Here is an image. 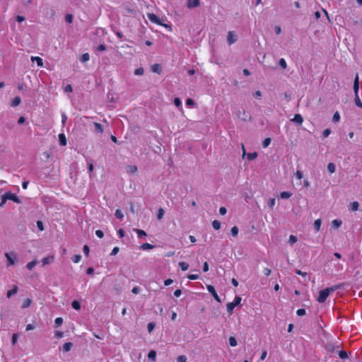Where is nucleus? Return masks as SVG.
<instances>
[{
	"instance_id": "nucleus-1",
	"label": "nucleus",
	"mask_w": 362,
	"mask_h": 362,
	"mask_svg": "<svg viewBox=\"0 0 362 362\" xmlns=\"http://www.w3.org/2000/svg\"><path fill=\"white\" fill-rule=\"evenodd\" d=\"M339 288H340V286L337 285V286H334L332 287H329V288H326L325 289L321 290L319 292V295L317 297V301L320 303H325L326 301L327 297L330 294V293L334 292V291H336L337 289H338Z\"/></svg>"
},
{
	"instance_id": "nucleus-2",
	"label": "nucleus",
	"mask_w": 362,
	"mask_h": 362,
	"mask_svg": "<svg viewBox=\"0 0 362 362\" xmlns=\"http://www.w3.org/2000/svg\"><path fill=\"white\" fill-rule=\"evenodd\" d=\"M358 90H359V80L358 76L356 74L354 81V91L355 94V103L356 105L360 108H362V102L361 101L358 97Z\"/></svg>"
},
{
	"instance_id": "nucleus-3",
	"label": "nucleus",
	"mask_w": 362,
	"mask_h": 362,
	"mask_svg": "<svg viewBox=\"0 0 362 362\" xmlns=\"http://www.w3.org/2000/svg\"><path fill=\"white\" fill-rule=\"evenodd\" d=\"M12 200L16 203H20V200L18 197L11 192H6L4 195H2V200L0 204V206H2L6 202V200Z\"/></svg>"
},
{
	"instance_id": "nucleus-4",
	"label": "nucleus",
	"mask_w": 362,
	"mask_h": 362,
	"mask_svg": "<svg viewBox=\"0 0 362 362\" xmlns=\"http://www.w3.org/2000/svg\"><path fill=\"white\" fill-rule=\"evenodd\" d=\"M241 300H242L241 297L237 296L235 297L233 302L228 303L226 304L227 312L229 314H232L233 309L235 308V307L238 306L240 303Z\"/></svg>"
},
{
	"instance_id": "nucleus-5",
	"label": "nucleus",
	"mask_w": 362,
	"mask_h": 362,
	"mask_svg": "<svg viewBox=\"0 0 362 362\" xmlns=\"http://www.w3.org/2000/svg\"><path fill=\"white\" fill-rule=\"evenodd\" d=\"M5 256L6 257V259H7V265L8 266H11V265H13L15 264L16 262V260L17 259V254L16 252H11L10 253L8 252H6L5 254Z\"/></svg>"
},
{
	"instance_id": "nucleus-6",
	"label": "nucleus",
	"mask_w": 362,
	"mask_h": 362,
	"mask_svg": "<svg viewBox=\"0 0 362 362\" xmlns=\"http://www.w3.org/2000/svg\"><path fill=\"white\" fill-rule=\"evenodd\" d=\"M147 16L149 21L155 24L163 25L165 28H170V26L167 24H162L159 18L154 13H148Z\"/></svg>"
},
{
	"instance_id": "nucleus-7",
	"label": "nucleus",
	"mask_w": 362,
	"mask_h": 362,
	"mask_svg": "<svg viewBox=\"0 0 362 362\" xmlns=\"http://www.w3.org/2000/svg\"><path fill=\"white\" fill-rule=\"evenodd\" d=\"M206 288H207L208 291L212 295V296L214 298V299L217 302L221 303V298L218 296L214 286L212 285H208Z\"/></svg>"
},
{
	"instance_id": "nucleus-8",
	"label": "nucleus",
	"mask_w": 362,
	"mask_h": 362,
	"mask_svg": "<svg viewBox=\"0 0 362 362\" xmlns=\"http://www.w3.org/2000/svg\"><path fill=\"white\" fill-rule=\"evenodd\" d=\"M227 40L229 45H232L236 42L237 37L233 31L228 32L227 35Z\"/></svg>"
},
{
	"instance_id": "nucleus-9",
	"label": "nucleus",
	"mask_w": 362,
	"mask_h": 362,
	"mask_svg": "<svg viewBox=\"0 0 362 362\" xmlns=\"http://www.w3.org/2000/svg\"><path fill=\"white\" fill-rule=\"evenodd\" d=\"M199 5V0H188L187 7L189 8H195Z\"/></svg>"
},
{
	"instance_id": "nucleus-10",
	"label": "nucleus",
	"mask_w": 362,
	"mask_h": 362,
	"mask_svg": "<svg viewBox=\"0 0 362 362\" xmlns=\"http://www.w3.org/2000/svg\"><path fill=\"white\" fill-rule=\"evenodd\" d=\"M54 257L53 255L43 257L42 259V262L43 265L48 264L54 261Z\"/></svg>"
},
{
	"instance_id": "nucleus-11",
	"label": "nucleus",
	"mask_w": 362,
	"mask_h": 362,
	"mask_svg": "<svg viewBox=\"0 0 362 362\" xmlns=\"http://www.w3.org/2000/svg\"><path fill=\"white\" fill-rule=\"evenodd\" d=\"M31 61L33 62H35L38 66H43V61L42 59L40 57H31Z\"/></svg>"
},
{
	"instance_id": "nucleus-12",
	"label": "nucleus",
	"mask_w": 362,
	"mask_h": 362,
	"mask_svg": "<svg viewBox=\"0 0 362 362\" xmlns=\"http://www.w3.org/2000/svg\"><path fill=\"white\" fill-rule=\"evenodd\" d=\"M59 142L61 146H65L67 144L66 136L64 134H59Z\"/></svg>"
},
{
	"instance_id": "nucleus-13",
	"label": "nucleus",
	"mask_w": 362,
	"mask_h": 362,
	"mask_svg": "<svg viewBox=\"0 0 362 362\" xmlns=\"http://www.w3.org/2000/svg\"><path fill=\"white\" fill-rule=\"evenodd\" d=\"M21 102V98L19 96H16L12 100V101L11 103V106L13 107H17V106H18L20 105Z\"/></svg>"
},
{
	"instance_id": "nucleus-14",
	"label": "nucleus",
	"mask_w": 362,
	"mask_h": 362,
	"mask_svg": "<svg viewBox=\"0 0 362 362\" xmlns=\"http://www.w3.org/2000/svg\"><path fill=\"white\" fill-rule=\"evenodd\" d=\"M292 121H293L296 124H302V123L303 122V117L300 114H296V115H295L294 117L292 119Z\"/></svg>"
},
{
	"instance_id": "nucleus-15",
	"label": "nucleus",
	"mask_w": 362,
	"mask_h": 362,
	"mask_svg": "<svg viewBox=\"0 0 362 362\" xmlns=\"http://www.w3.org/2000/svg\"><path fill=\"white\" fill-rule=\"evenodd\" d=\"M18 291V288L17 286H13V288L11 289V290H9L7 291V293H6V296L7 298H11L12 296L15 295L16 293H17Z\"/></svg>"
},
{
	"instance_id": "nucleus-16",
	"label": "nucleus",
	"mask_w": 362,
	"mask_h": 362,
	"mask_svg": "<svg viewBox=\"0 0 362 362\" xmlns=\"http://www.w3.org/2000/svg\"><path fill=\"white\" fill-rule=\"evenodd\" d=\"M127 172L129 174H134L137 172V167L134 165H130L127 167Z\"/></svg>"
},
{
	"instance_id": "nucleus-17",
	"label": "nucleus",
	"mask_w": 362,
	"mask_h": 362,
	"mask_svg": "<svg viewBox=\"0 0 362 362\" xmlns=\"http://www.w3.org/2000/svg\"><path fill=\"white\" fill-rule=\"evenodd\" d=\"M93 125L96 132L102 134L104 132L103 127L100 123L94 122Z\"/></svg>"
},
{
	"instance_id": "nucleus-18",
	"label": "nucleus",
	"mask_w": 362,
	"mask_h": 362,
	"mask_svg": "<svg viewBox=\"0 0 362 362\" xmlns=\"http://www.w3.org/2000/svg\"><path fill=\"white\" fill-rule=\"evenodd\" d=\"M292 196V193L289 192H282L279 194V197L281 199H287Z\"/></svg>"
},
{
	"instance_id": "nucleus-19",
	"label": "nucleus",
	"mask_w": 362,
	"mask_h": 362,
	"mask_svg": "<svg viewBox=\"0 0 362 362\" xmlns=\"http://www.w3.org/2000/svg\"><path fill=\"white\" fill-rule=\"evenodd\" d=\"M155 246L153 245H151L150 243H143L141 246H140V248L143 250H151Z\"/></svg>"
},
{
	"instance_id": "nucleus-20",
	"label": "nucleus",
	"mask_w": 362,
	"mask_h": 362,
	"mask_svg": "<svg viewBox=\"0 0 362 362\" xmlns=\"http://www.w3.org/2000/svg\"><path fill=\"white\" fill-rule=\"evenodd\" d=\"M32 303V300L30 298H25L24 299L21 308H28Z\"/></svg>"
},
{
	"instance_id": "nucleus-21",
	"label": "nucleus",
	"mask_w": 362,
	"mask_h": 362,
	"mask_svg": "<svg viewBox=\"0 0 362 362\" xmlns=\"http://www.w3.org/2000/svg\"><path fill=\"white\" fill-rule=\"evenodd\" d=\"M148 358L153 361H155L156 359V351L154 350H151L148 354Z\"/></svg>"
},
{
	"instance_id": "nucleus-22",
	"label": "nucleus",
	"mask_w": 362,
	"mask_h": 362,
	"mask_svg": "<svg viewBox=\"0 0 362 362\" xmlns=\"http://www.w3.org/2000/svg\"><path fill=\"white\" fill-rule=\"evenodd\" d=\"M72 346H73V344L71 342H66L63 345V351L65 352H68L71 350Z\"/></svg>"
},
{
	"instance_id": "nucleus-23",
	"label": "nucleus",
	"mask_w": 362,
	"mask_h": 362,
	"mask_svg": "<svg viewBox=\"0 0 362 362\" xmlns=\"http://www.w3.org/2000/svg\"><path fill=\"white\" fill-rule=\"evenodd\" d=\"M342 223V221L339 219H334L332 222V227L334 228H338L339 226H341Z\"/></svg>"
},
{
	"instance_id": "nucleus-24",
	"label": "nucleus",
	"mask_w": 362,
	"mask_h": 362,
	"mask_svg": "<svg viewBox=\"0 0 362 362\" xmlns=\"http://www.w3.org/2000/svg\"><path fill=\"white\" fill-rule=\"evenodd\" d=\"M37 262L36 260L31 261L28 262L26 265V267L29 270H32L37 264Z\"/></svg>"
},
{
	"instance_id": "nucleus-25",
	"label": "nucleus",
	"mask_w": 362,
	"mask_h": 362,
	"mask_svg": "<svg viewBox=\"0 0 362 362\" xmlns=\"http://www.w3.org/2000/svg\"><path fill=\"white\" fill-rule=\"evenodd\" d=\"M151 70L154 73H158V74H160V65L158 64H153L152 66H151Z\"/></svg>"
},
{
	"instance_id": "nucleus-26",
	"label": "nucleus",
	"mask_w": 362,
	"mask_h": 362,
	"mask_svg": "<svg viewBox=\"0 0 362 362\" xmlns=\"http://www.w3.org/2000/svg\"><path fill=\"white\" fill-rule=\"evenodd\" d=\"M257 157V152L249 153H247V158L249 160H255Z\"/></svg>"
},
{
	"instance_id": "nucleus-27",
	"label": "nucleus",
	"mask_w": 362,
	"mask_h": 362,
	"mask_svg": "<svg viewBox=\"0 0 362 362\" xmlns=\"http://www.w3.org/2000/svg\"><path fill=\"white\" fill-rule=\"evenodd\" d=\"M90 59V55L88 53H84L81 57V62H86Z\"/></svg>"
},
{
	"instance_id": "nucleus-28",
	"label": "nucleus",
	"mask_w": 362,
	"mask_h": 362,
	"mask_svg": "<svg viewBox=\"0 0 362 362\" xmlns=\"http://www.w3.org/2000/svg\"><path fill=\"white\" fill-rule=\"evenodd\" d=\"M327 169L330 173H334L336 170L335 165L333 163H329L327 165Z\"/></svg>"
},
{
	"instance_id": "nucleus-29",
	"label": "nucleus",
	"mask_w": 362,
	"mask_h": 362,
	"mask_svg": "<svg viewBox=\"0 0 362 362\" xmlns=\"http://www.w3.org/2000/svg\"><path fill=\"white\" fill-rule=\"evenodd\" d=\"M179 266L182 271H187L189 268V264L185 262H180Z\"/></svg>"
},
{
	"instance_id": "nucleus-30",
	"label": "nucleus",
	"mask_w": 362,
	"mask_h": 362,
	"mask_svg": "<svg viewBox=\"0 0 362 362\" xmlns=\"http://www.w3.org/2000/svg\"><path fill=\"white\" fill-rule=\"evenodd\" d=\"M212 226L215 230H219L221 228V223L218 220H214L212 222Z\"/></svg>"
},
{
	"instance_id": "nucleus-31",
	"label": "nucleus",
	"mask_w": 362,
	"mask_h": 362,
	"mask_svg": "<svg viewBox=\"0 0 362 362\" xmlns=\"http://www.w3.org/2000/svg\"><path fill=\"white\" fill-rule=\"evenodd\" d=\"M63 323V319L62 317H57L54 320V325L56 327H58L59 326H61Z\"/></svg>"
},
{
	"instance_id": "nucleus-32",
	"label": "nucleus",
	"mask_w": 362,
	"mask_h": 362,
	"mask_svg": "<svg viewBox=\"0 0 362 362\" xmlns=\"http://www.w3.org/2000/svg\"><path fill=\"white\" fill-rule=\"evenodd\" d=\"M134 230L136 233L139 237L146 236V233L141 229L136 228L134 229Z\"/></svg>"
},
{
	"instance_id": "nucleus-33",
	"label": "nucleus",
	"mask_w": 362,
	"mask_h": 362,
	"mask_svg": "<svg viewBox=\"0 0 362 362\" xmlns=\"http://www.w3.org/2000/svg\"><path fill=\"white\" fill-rule=\"evenodd\" d=\"M115 216L117 218L122 219L124 217L123 213L120 209H117L115 213Z\"/></svg>"
},
{
	"instance_id": "nucleus-34",
	"label": "nucleus",
	"mask_w": 362,
	"mask_h": 362,
	"mask_svg": "<svg viewBox=\"0 0 362 362\" xmlns=\"http://www.w3.org/2000/svg\"><path fill=\"white\" fill-rule=\"evenodd\" d=\"M271 141H272L271 138H269V137L264 139V140L262 142V146L264 148H267L269 146V144H271Z\"/></svg>"
},
{
	"instance_id": "nucleus-35",
	"label": "nucleus",
	"mask_w": 362,
	"mask_h": 362,
	"mask_svg": "<svg viewBox=\"0 0 362 362\" xmlns=\"http://www.w3.org/2000/svg\"><path fill=\"white\" fill-rule=\"evenodd\" d=\"M339 356L341 359H346L348 357L347 352L344 350H341L339 351Z\"/></svg>"
},
{
	"instance_id": "nucleus-36",
	"label": "nucleus",
	"mask_w": 362,
	"mask_h": 362,
	"mask_svg": "<svg viewBox=\"0 0 362 362\" xmlns=\"http://www.w3.org/2000/svg\"><path fill=\"white\" fill-rule=\"evenodd\" d=\"M71 306L75 310H79L81 308V304L77 300H74L71 303Z\"/></svg>"
},
{
	"instance_id": "nucleus-37",
	"label": "nucleus",
	"mask_w": 362,
	"mask_h": 362,
	"mask_svg": "<svg viewBox=\"0 0 362 362\" xmlns=\"http://www.w3.org/2000/svg\"><path fill=\"white\" fill-rule=\"evenodd\" d=\"M359 204L357 202H353L351 203V209L354 211H356L358 209Z\"/></svg>"
},
{
	"instance_id": "nucleus-38",
	"label": "nucleus",
	"mask_w": 362,
	"mask_h": 362,
	"mask_svg": "<svg viewBox=\"0 0 362 362\" xmlns=\"http://www.w3.org/2000/svg\"><path fill=\"white\" fill-rule=\"evenodd\" d=\"M276 204V199L274 198H270L268 202L269 207L272 209Z\"/></svg>"
},
{
	"instance_id": "nucleus-39",
	"label": "nucleus",
	"mask_w": 362,
	"mask_h": 362,
	"mask_svg": "<svg viewBox=\"0 0 362 362\" xmlns=\"http://www.w3.org/2000/svg\"><path fill=\"white\" fill-rule=\"evenodd\" d=\"M229 344L231 346H237V340L234 337H229Z\"/></svg>"
},
{
	"instance_id": "nucleus-40",
	"label": "nucleus",
	"mask_w": 362,
	"mask_h": 362,
	"mask_svg": "<svg viewBox=\"0 0 362 362\" xmlns=\"http://www.w3.org/2000/svg\"><path fill=\"white\" fill-rule=\"evenodd\" d=\"M164 210L162 208H160L158 211V214H157V218L158 220H161L163 217V215H164Z\"/></svg>"
},
{
	"instance_id": "nucleus-41",
	"label": "nucleus",
	"mask_w": 362,
	"mask_h": 362,
	"mask_svg": "<svg viewBox=\"0 0 362 362\" xmlns=\"http://www.w3.org/2000/svg\"><path fill=\"white\" fill-rule=\"evenodd\" d=\"M340 119V115L338 112H335L334 115H333V117H332V121L334 122H338Z\"/></svg>"
},
{
	"instance_id": "nucleus-42",
	"label": "nucleus",
	"mask_w": 362,
	"mask_h": 362,
	"mask_svg": "<svg viewBox=\"0 0 362 362\" xmlns=\"http://www.w3.org/2000/svg\"><path fill=\"white\" fill-rule=\"evenodd\" d=\"M156 324L153 322H149L147 325L148 332H151L155 328Z\"/></svg>"
},
{
	"instance_id": "nucleus-43",
	"label": "nucleus",
	"mask_w": 362,
	"mask_h": 362,
	"mask_svg": "<svg viewBox=\"0 0 362 362\" xmlns=\"http://www.w3.org/2000/svg\"><path fill=\"white\" fill-rule=\"evenodd\" d=\"M297 240H298V238L296 235H290L288 241L291 244L296 243L297 242Z\"/></svg>"
},
{
	"instance_id": "nucleus-44",
	"label": "nucleus",
	"mask_w": 362,
	"mask_h": 362,
	"mask_svg": "<svg viewBox=\"0 0 362 362\" xmlns=\"http://www.w3.org/2000/svg\"><path fill=\"white\" fill-rule=\"evenodd\" d=\"M238 230H239L238 228L235 226L232 227V228H231V234L233 236L236 237L238 234Z\"/></svg>"
},
{
	"instance_id": "nucleus-45",
	"label": "nucleus",
	"mask_w": 362,
	"mask_h": 362,
	"mask_svg": "<svg viewBox=\"0 0 362 362\" xmlns=\"http://www.w3.org/2000/svg\"><path fill=\"white\" fill-rule=\"evenodd\" d=\"M81 259V256L80 255H74V257H72V261L74 262V263H78L80 262Z\"/></svg>"
},
{
	"instance_id": "nucleus-46",
	"label": "nucleus",
	"mask_w": 362,
	"mask_h": 362,
	"mask_svg": "<svg viewBox=\"0 0 362 362\" xmlns=\"http://www.w3.org/2000/svg\"><path fill=\"white\" fill-rule=\"evenodd\" d=\"M314 226H315V228H316V230H319L320 228V226H321V220L320 219L315 220V223H314Z\"/></svg>"
},
{
	"instance_id": "nucleus-47",
	"label": "nucleus",
	"mask_w": 362,
	"mask_h": 362,
	"mask_svg": "<svg viewBox=\"0 0 362 362\" xmlns=\"http://www.w3.org/2000/svg\"><path fill=\"white\" fill-rule=\"evenodd\" d=\"M174 104L177 107H182V102L180 100V99L179 98H175L174 99Z\"/></svg>"
},
{
	"instance_id": "nucleus-48",
	"label": "nucleus",
	"mask_w": 362,
	"mask_h": 362,
	"mask_svg": "<svg viewBox=\"0 0 362 362\" xmlns=\"http://www.w3.org/2000/svg\"><path fill=\"white\" fill-rule=\"evenodd\" d=\"M134 74L137 76H141L144 74V69L143 68H138L135 69Z\"/></svg>"
},
{
	"instance_id": "nucleus-49",
	"label": "nucleus",
	"mask_w": 362,
	"mask_h": 362,
	"mask_svg": "<svg viewBox=\"0 0 362 362\" xmlns=\"http://www.w3.org/2000/svg\"><path fill=\"white\" fill-rule=\"evenodd\" d=\"M177 362H187V357H186V356H185V355L179 356L177 358Z\"/></svg>"
},
{
	"instance_id": "nucleus-50",
	"label": "nucleus",
	"mask_w": 362,
	"mask_h": 362,
	"mask_svg": "<svg viewBox=\"0 0 362 362\" xmlns=\"http://www.w3.org/2000/svg\"><path fill=\"white\" fill-rule=\"evenodd\" d=\"M305 313H306L305 310L303 308L298 309L296 311V314L298 316H303L305 315Z\"/></svg>"
},
{
	"instance_id": "nucleus-51",
	"label": "nucleus",
	"mask_w": 362,
	"mask_h": 362,
	"mask_svg": "<svg viewBox=\"0 0 362 362\" xmlns=\"http://www.w3.org/2000/svg\"><path fill=\"white\" fill-rule=\"evenodd\" d=\"M330 134H331V129H326L322 132V137L323 138H327Z\"/></svg>"
},
{
	"instance_id": "nucleus-52",
	"label": "nucleus",
	"mask_w": 362,
	"mask_h": 362,
	"mask_svg": "<svg viewBox=\"0 0 362 362\" xmlns=\"http://www.w3.org/2000/svg\"><path fill=\"white\" fill-rule=\"evenodd\" d=\"M64 337V333L61 331H57L54 333V337L57 339H61Z\"/></svg>"
},
{
	"instance_id": "nucleus-53",
	"label": "nucleus",
	"mask_w": 362,
	"mask_h": 362,
	"mask_svg": "<svg viewBox=\"0 0 362 362\" xmlns=\"http://www.w3.org/2000/svg\"><path fill=\"white\" fill-rule=\"evenodd\" d=\"M119 248L118 247H115L112 249V252L110 253V255L115 256V255H116L119 252Z\"/></svg>"
},
{
	"instance_id": "nucleus-54",
	"label": "nucleus",
	"mask_w": 362,
	"mask_h": 362,
	"mask_svg": "<svg viewBox=\"0 0 362 362\" xmlns=\"http://www.w3.org/2000/svg\"><path fill=\"white\" fill-rule=\"evenodd\" d=\"M279 64H280V66H281L283 69H286V68L287 64H286V61H285V59H283V58H282V59H280V61H279Z\"/></svg>"
},
{
	"instance_id": "nucleus-55",
	"label": "nucleus",
	"mask_w": 362,
	"mask_h": 362,
	"mask_svg": "<svg viewBox=\"0 0 362 362\" xmlns=\"http://www.w3.org/2000/svg\"><path fill=\"white\" fill-rule=\"evenodd\" d=\"M37 226L40 230H41V231L44 230L43 223L41 221H37Z\"/></svg>"
},
{
	"instance_id": "nucleus-56",
	"label": "nucleus",
	"mask_w": 362,
	"mask_h": 362,
	"mask_svg": "<svg viewBox=\"0 0 362 362\" xmlns=\"http://www.w3.org/2000/svg\"><path fill=\"white\" fill-rule=\"evenodd\" d=\"M187 278L189 279V280H196V279H199V275L198 274H189L187 276Z\"/></svg>"
},
{
	"instance_id": "nucleus-57",
	"label": "nucleus",
	"mask_w": 362,
	"mask_h": 362,
	"mask_svg": "<svg viewBox=\"0 0 362 362\" xmlns=\"http://www.w3.org/2000/svg\"><path fill=\"white\" fill-rule=\"evenodd\" d=\"M95 235H96V236H97V237H98L99 238H103V236H104V233H103V232L101 230H97L95 231Z\"/></svg>"
},
{
	"instance_id": "nucleus-58",
	"label": "nucleus",
	"mask_w": 362,
	"mask_h": 362,
	"mask_svg": "<svg viewBox=\"0 0 362 362\" xmlns=\"http://www.w3.org/2000/svg\"><path fill=\"white\" fill-rule=\"evenodd\" d=\"M83 252L85 253V255L86 256H88V254H89V252H90V249H89V247L88 245H84L83 246Z\"/></svg>"
},
{
	"instance_id": "nucleus-59",
	"label": "nucleus",
	"mask_w": 362,
	"mask_h": 362,
	"mask_svg": "<svg viewBox=\"0 0 362 362\" xmlns=\"http://www.w3.org/2000/svg\"><path fill=\"white\" fill-rule=\"evenodd\" d=\"M186 105L187 106H192L194 105V102L192 99L191 98H187V100H186Z\"/></svg>"
},
{
	"instance_id": "nucleus-60",
	"label": "nucleus",
	"mask_w": 362,
	"mask_h": 362,
	"mask_svg": "<svg viewBox=\"0 0 362 362\" xmlns=\"http://www.w3.org/2000/svg\"><path fill=\"white\" fill-rule=\"evenodd\" d=\"M296 177L298 180H301L303 178V173L300 170H297L296 173Z\"/></svg>"
},
{
	"instance_id": "nucleus-61",
	"label": "nucleus",
	"mask_w": 362,
	"mask_h": 362,
	"mask_svg": "<svg viewBox=\"0 0 362 362\" xmlns=\"http://www.w3.org/2000/svg\"><path fill=\"white\" fill-rule=\"evenodd\" d=\"M263 273L266 276H269L271 274V269L269 268H264L263 269Z\"/></svg>"
},
{
	"instance_id": "nucleus-62",
	"label": "nucleus",
	"mask_w": 362,
	"mask_h": 362,
	"mask_svg": "<svg viewBox=\"0 0 362 362\" xmlns=\"http://www.w3.org/2000/svg\"><path fill=\"white\" fill-rule=\"evenodd\" d=\"M227 212V209L226 207L224 206H221L220 209H219V213L221 215H225Z\"/></svg>"
},
{
	"instance_id": "nucleus-63",
	"label": "nucleus",
	"mask_w": 362,
	"mask_h": 362,
	"mask_svg": "<svg viewBox=\"0 0 362 362\" xmlns=\"http://www.w3.org/2000/svg\"><path fill=\"white\" fill-rule=\"evenodd\" d=\"M173 281L171 279H168L164 281V285L168 286L172 284Z\"/></svg>"
},
{
	"instance_id": "nucleus-64",
	"label": "nucleus",
	"mask_w": 362,
	"mask_h": 362,
	"mask_svg": "<svg viewBox=\"0 0 362 362\" xmlns=\"http://www.w3.org/2000/svg\"><path fill=\"white\" fill-rule=\"evenodd\" d=\"M73 20V16L71 14H68L66 16V21L71 23Z\"/></svg>"
}]
</instances>
